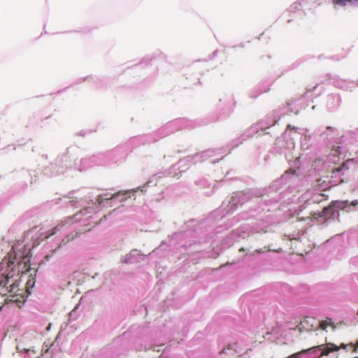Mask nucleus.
I'll return each mask as SVG.
<instances>
[{"instance_id": "obj_1", "label": "nucleus", "mask_w": 358, "mask_h": 358, "mask_svg": "<svg viewBox=\"0 0 358 358\" xmlns=\"http://www.w3.org/2000/svg\"><path fill=\"white\" fill-rule=\"evenodd\" d=\"M12 276L7 274L6 275H2L0 279V295L6 296L9 293L16 292L18 291H21L19 289V282L17 280H15L10 284V281Z\"/></svg>"}, {"instance_id": "obj_14", "label": "nucleus", "mask_w": 358, "mask_h": 358, "mask_svg": "<svg viewBox=\"0 0 358 358\" xmlns=\"http://www.w3.org/2000/svg\"><path fill=\"white\" fill-rule=\"evenodd\" d=\"M45 350L44 353H46L48 350V345L45 346V349H44V348H43L42 349V351Z\"/></svg>"}, {"instance_id": "obj_20", "label": "nucleus", "mask_w": 358, "mask_h": 358, "mask_svg": "<svg viewBox=\"0 0 358 358\" xmlns=\"http://www.w3.org/2000/svg\"><path fill=\"white\" fill-rule=\"evenodd\" d=\"M9 264H14V262L12 260L10 259L9 260Z\"/></svg>"}, {"instance_id": "obj_2", "label": "nucleus", "mask_w": 358, "mask_h": 358, "mask_svg": "<svg viewBox=\"0 0 358 358\" xmlns=\"http://www.w3.org/2000/svg\"><path fill=\"white\" fill-rule=\"evenodd\" d=\"M347 345L342 343L340 346H338L334 343H327L326 345H320L315 346L307 350V352H320V356L328 355L330 352L338 351L340 348L345 349Z\"/></svg>"}, {"instance_id": "obj_21", "label": "nucleus", "mask_w": 358, "mask_h": 358, "mask_svg": "<svg viewBox=\"0 0 358 358\" xmlns=\"http://www.w3.org/2000/svg\"><path fill=\"white\" fill-rule=\"evenodd\" d=\"M357 1H358V0H357Z\"/></svg>"}, {"instance_id": "obj_3", "label": "nucleus", "mask_w": 358, "mask_h": 358, "mask_svg": "<svg viewBox=\"0 0 358 358\" xmlns=\"http://www.w3.org/2000/svg\"><path fill=\"white\" fill-rule=\"evenodd\" d=\"M22 290L12 293H9L8 301L16 304L19 308L25 302L26 299L24 296L22 294Z\"/></svg>"}, {"instance_id": "obj_19", "label": "nucleus", "mask_w": 358, "mask_h": 358, "mask_svg": "<svg viewBox=\"0 0 358 358\" xmlns=\"http://www.w3.org/2000/svg\"><path fill=\"white\" fill-rule=\"evenodd\" d=\"M90 228H88V229H85L83 232H85V231H90Z\"/></svg>"}, {"instance_id": "obj_6", "label": "nucleus", "mask_w": 358, "mask_h": 358, "mask_svg": "<svg viewBox=\"0 0 358 358\" xmlns=\"http://www.w3.org/2000/svg\"><path fill=\"white\" fill-rule=\"evenodd\" d=\"M74 237H75V236H73V235H70V234H69V235H67V236H66V238H65L64 239H63V240L61 241L60 244L58 245V247H57L56 249H55L54 250H52V251H51V252H50V254H48V255H47L45 256V259H46L47 260H49V259H50V258L51 257H52V255H54V253H55V252L58 249H59L62 245H65V244H66L68 242H69L70 241L73 240Z\"/></svg>"}, {"instance_id": "obj_11", "label": "nucleus", "mask_w": 358, "mask_h": 358, "mask_svg": "<svg viewBox=\"0 0 358 358\" xmlns=\"http://www.w3.org/2000/svg\"><path fill=\"white\" fill-rule=\"evenodd\" d=\"M352 205L354 206H356L357 205H358V201L357 200H355L352 202Z\"/></svg>"}, {"instance_id": "obj_12", "label": "nucleus", "mask_w": 358, "mask_h": 358, "mask_svg": "<svg viewBox=\"0 0 358 358\" xmlns=\"http://www.w3.org/2000/svg\"><path fill=\"white\" fill-rule=\"evenodd\" d=\"M266 250H264V249H260V250H257L255 252L257 253H262V252H264Z\"/></svg>"}, {"instance_id": "obj_13", "label": "nucleus", "mask_w": 358, "mask_h": 358, "mask_svg": "<svg viewBox=\"0 0 358 358\" xmlns=\"http://www.w3.org/2000/svg\"><path fill=\"white\" fill-rule=\"evenodd\" d=\"M69 203H71V206H74V203H76V201L74 200H70Z\"/></svg>"}, {"instance_id": "obj_8", "label": "nucleus", "mask_w": 358, "mask_h": 358, "mask_svg": "<svg viewBox=\"0 0 358 358\" xmlns=\"http://www.w3.org/2000/svg\"><path fill=\"white\" fill-rule=\"evenodd\" d=\"M357 2H358L357 0H333V3L342 6H346L347 3H355Z\"/></svg>"}, {"instance_id": "obj_16", "label": "nucleus", "mask_w": 358, "mask_h": 358, "mask_svg": "<svg viewBox=\"0 0 358 358\" xmlns=\"http://www.w3.org/2000/svg\"><path fill=\"white\" fill-rule=\"evenodd\" d=\"M358 348V341L356 343V345L354 347V350Z\"/></svg>"}, {"instance_id": "obj_15", "label": "nucleus", "mask_w": 358, "mask_h": 358, "mask_svg": "<svg viewBox=\"0 0 358 358\" xmlns=\"http://www.w3.org/2000/svg\"><path fill=\"white\" fill-rule=\"evenodd\" d=\"M56 230H57V227L54 228V229H52V232L51 235L55 234L56 233Z\"/></svg>"}, {"instance_id": "obj_5", "label": "nucleus", "mask_w": 358, "mask_h": 358, "mask_svg": "<svg viewBox=\"0 0 358 358\" xmlns=\"http://www.w3.org/2000/svg\"><path fill=\"white\" fill-rule=\"evenodd\" d=\"M120 195V193H114L109 194L108 193L100 194L97 196L96 202L98 204H101L104 201H112L117 198Z\"/></svg>"}, {"instance_id": "obj_17", "label": "nucleus", "mask_w": 358, "mask_h": 358, "mask_svg": "<svg viewBox=\"0 0 358 358\" xmlns=\"http://www.w3.org/2000/svg\"><path fill=\"white\" fill-rule=\"evenodd\" d=\"M239 251L240 252H242V251L243 252V251H245V249L243 248H241L239 249Z\"/></svg>"}, {"instance_id": "obj_18", "label": "nucleus", "mask_w": 358, "mask_h": 358, "mask_svg": "<svg viewBox=\"0 0 358 358\" xmlns=\"http://www.w3.org/2000/svg\"><path fill=\"white\" fill-rule=\"evenodd\" d=\"M50 326H51V324H48V327H47V330H48V331L50 329Z\"/></svg>"}, {"instance_id": "obj_7", "label": "nucleus", "mask_w": 358, "mask_h": 358, "mask_svg": "<svg viewBox=\"0 0 358 358\" xmlns=\"http://www.w3.org/2000/svg\"><path fill=\"white\" fill-rule=\"evenodd\" d=\"M329 327H333L334 328H335L331 319L328 318L325 320L320 322V327L322 330L326 331Z\"/></svg>"}, {"instance_id": "obj_9", "label": "nucleus", "mask_w": 358, "mask_h": 358, "mask_svg": "<svg viewBox=\"0 0 358 358\" xmlns=\"http://www.w3.org/2000/svg\"><path fill=\"white\" fill-rule=\"evenodd\" d=\"M334 209L331 206H329L327 208H324L323 210L324 215H327L328 213H331L334 215Z\"/></svg>"}, {"instance_id": "obj_4", "label": "nucleus", "mask_w": 358, "mask_h": 358, "mask_svg": "<svg viewBox=\"0 0 358 358\" xmlns=\"http://www.w3.org/2000/svg\"><path fill=\"white\" fill-rule=\"evenodd\" d=\"M19 255L21 259L17 263L18 272H24L29 270V266L27 265L28 262L29 261V257L27 255L15 254V259L17 258V256Z\"/></svg>"}, {"instance_id": "obj_10", "label": "nucleus", "mask_w": 358, "mask_h": 358, "mask_svg": "<svg viewBox=\"0 0 358 358\" xmlns=\"http://www.w3.org/2000/svg\"><path fill=\"white\" fill-rule=\"evenodd\" d=\"M92 210V208H83V210H81L80 211V214H86V213H91Z\"/></svg>"}]
</instances>
